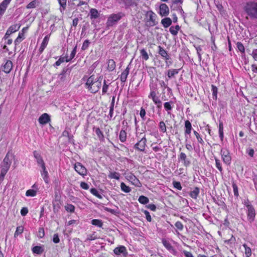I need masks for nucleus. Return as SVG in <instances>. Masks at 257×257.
<instances>
[{"label": "nucleus", "instance_id": "13d9d810", "mask_svg": "<svg viewBox=\"0 0 257 257\" xmlns=\"http://www.w3.org/2000/svg\"><path fill=\"white\" fill-rule=\"evenodd\" d=\"M159 129L163 133L166 132V126L165 122L163 121H161L159 123Z\"/></svg>", "mask_w": 257, "mask_h": 257}, {"label": "nucleus", "instance_id": "412c9836", "mask_svg": "<svg viewBox=\"0 0 257 257\" xmlns=\"http://www.w3.org/2000/svg\"><path fill=\"white\" fill-rule=\"evenodd\" d=\"M49 40V36H46L43 40L42 43L41 45V46L39 48V51L40 54L42 53L45 48L46 47L48 41Z\"/></svg>", "mask_w": 257, "mask_h": 257}, {"label": "nucleus", "instance_id": "58836bf2", "mask_svg": "<svg viewBox=\"0 0 257 257\" xmlns=\"http://www.w3.org/2000/svg\"><path fill=\"white\" fill-rule=\"evenodd\" d=\"M139 202L142 204H147L149 202V199L148 197L141 195L138 199Z\"/></svg>", "mask_w": 257, "mask_h": 257}, {"label": "nucleus", "instance_id": "338daca9", "mask_svg": "<svg viewBox=\"0 0 257 257\" xmlns=\"http://www.w3.org/2000/svg\"><path fill=\"white\" fill-rule=\"evenodd\" d=\"M175 227L180 230H182L183 229V225L181 221H178L175 224Z\"/></svg>", "mask_w": 257, "mask_h": 257}, {"label": "nucleus", "instance_id": "3c124183", "mask_svg": "<svg viewBox=\"0 0 257 257\" xmlns=\"http://www.w3.org/2000/svg\"><path fill=\"white\" fill-rule=\"evenodd\" d=\"M37 191L34 189H29L26 191V195L27 196L34 197L36 195Z\"/></svg>", "mask_w": 257, "mask_h": 257}, {"label": "nucleus", "instance_id": "680f3d73", "mask_svg": "<svg viewBox=\"0 0 257 257\" xmlns=\"http://www.w3.org/2000/svg\"><path fill=\"white\" fill-rule=\"evenodd\" d=\"M193 133H194V135L195 136V137H196V139H197L198 143H199L201 144H203L204 141L202 140V139L201 138L200 135L196 131H194Z\"/></svg>", "mask_w": 257, "mask_h": 257}, {"label": "nucleus", "instance_id": "de8ad7c7", "mask_svg": "<svg viewBox=\"0 0 257 257\" xmlns=\"http://www.w3.org/2000/svg\"><path fill=\"white\" fill-rule=\"evenodd\" d=\"M38 3L39 2L37 0L33 1L26 6V8L28 9L35 8Z\"/></svg>", "mask_w": 257, "mask_h": 257}, {"label": "nucleus", "instance_id": "a211bd4d", "mask_svg": "<svg viewBox=\"0 0 257 257\" xmlns=\"http://www.w3.org/2000/svg\"><path fill=\"white\" fill-rule=\"evenodd\" d=\"M169 9L167 5L165 4H162L160 6V15L163 17L166 16L169 14Z\"/></svg>", "mask_w": 257, "mask_h": 257}, {"label": "nucleus", "instance_id": "a19ab883", "mask_svg": "<svg viewBox=\"0 0 257 257\" xmlns=\"http://www.w3.org/2000/svg\"><path fill=\"white\" fill-rule=\"evenodd\" d=\"M21 25L19 24H17L15 25H13L11 26L9 29L10 30L11 32L12 33H14L17 31H18L20 28Z\"/></svg>", "mask_w": 257, "mask_h": 257}, {"label": "nucleus", "instance_id": "4d7b16f0", "mask_svg": "<svg viewBox=\"0 0 257 257\" xmlns=\"http://www.w3.org/2000/svg\"><path fill=\"white\" fill-rule=\"evenodd\" d=\"M108 87H109V85L107 84L106 83V80H104L103 85L102 89V95L105 94L107 92L108 89Z\"/></svg>", "mask_w": 257, "mask_h": 257}, {"label": "nucleus", "instance_id": "8fccbe9b", "mask_svg": "<svg viewBox=\"0 0 257 257\" xmlns=\"http://www.w3.org/2000/svg\"><path fill=\"white\" fill-rule=\"evenodd\" d=\"M141 55L142 57V58L145 60H148L149 59V55L147 51L143 49L140 51Z\"/></svg>", "mask_w": 257, "mask_h": 257}, {"label": "nucleus", "instance_id": "2f4dec72", "mask_svg": "<svg viewBox=\"0 0 257 257\" xmlns=\"http://www.w3.org/2000/svg\"><path fill=\"white\" fill-rule=\"evenodd\" d=\"M95 133L98 138V139L101 141L103 142L104 141V137L103 134L102 132L100 130L99 127H97L95 128Z\"/></svg>", "mask_w": 257, "mask_h": 257}, {"label": "nucleus", "instance_id": "bf43d9fd", "mask_svg": "<svg viewBox=\"0 0 257 257\" xmlns=\"http://www.w3.org/2000/svg\"><path fill=\"white\" fill-rule=\"evenodd\" d=\"M232 186L234 196L236 197H238L239 194H238V187H237V185L235 184V183H234L233 182L232 183Z\"/></svg>", "mask_w": 257, "mask_h": 257}, {"label": "nucleus", "instance_id": "72a5a7b5", "mask_svg": "<svg viewBox=\"0 0 257 257\" xmlns=\"http://www.w3.org/2000/svg\"><path fill=\"white\" fill-rule=\"evenodd\" d=\"M25 39L24 34L23 33H19L18 36L16 39L14 41V44L16 46L18 45Z\"/></svg>", "mask_w": 257, "mask_h": 257}, {"label": "nucleus", "instance_id": "79ce46f5", "mask_svg": "<svg viewBox=\"0 0 257 257\" xmlns=\"http://www.w3.org/2000/svg\"><path fill=\"white\" fill-rule=\"evenodd\" d=\"M158 49H159V51H158V53L159 54V55H161V56L162 57V58H164V57L165 56H167V55L168 54V52H167V51H166L162 47H161V46H158Z\"/></svg>", "mask_w": 257, "mask_h": 257}, {"label": "nucleus", "instance_id": "7ed1b4c3", "mask_svg": "<svg viewBox=\"0 0 257 257\" xmlns=\"http://www.w3.org/2000/svg\"><path fill=\"white\" fill-rule=\"evenodd\" d=\"M123 16L124 14L122 13H118L110 15L108 18L106 22L107 27H112L119 21Z\"/></svg>", "mask_w": 257, "mask_h": 257}, {"label": "nucleus", "instance_id": "c03bdc74", "mask_svg": "<svg viewBox=\"0 0 257 257\" xmlns=\"http://www.w3.org/2000/svg\"><path fill=\"white\" fill-rule=\"evenodd\" d=\"M58 1L60 6V10L62 12L66 8L67 0H58Z\"/></svg>", "mask_w": 257, "mask_h": 257}, {"label": "nucleus", "instance_id": "ea45409f", "mask_svg": "<svg viewBox=\"0 0 257 257\" xmlns=\"http://www.w3.org/2000/svg\"><path fill=\"white\" fill-rule=\"evenodd\" d=\"M120 188L121 190L125 193H129L131 191V188L129 186H126L123 182H121L120 183Z\"/></svg>", "mask_w": 257, "mask_h": 257}, {"label": "nucleus", "instance_id": "cd10ccee", "mask_svg": "<svg viewBox=\"0 0 257 257\" xmlns=\"http://www.w3.org/2000/svg\"><path fill=\"white\" fill-rule=\"evenodd\" d=\"M32 250L33 253L40 254L43 253L44 249V247L41 246H35L32 248Z\"/></svg>", "mask_w": 257, "mask_h": 257}, {"label": "nucleus", "instance_id": "473e14b6", "mask_svg": "<svg viewBox=\"0 0 257 257\" xmlns=\"http://www.w3.org/2000/svg\"><path fill=\"white\" fill-rule=\"evenodd\" d=\"M119 140L121 142L124 143L126 141V133L125 130L122 129L120 133L119 136Z\"/></svg>", "mask_w": 257, "mask_h": 257}, {"label": "nucleus", "instance_id": "f704fd0d", "mask_svg": "<svg viewBox=\"0 0 257 257\" xmlns=\"http://www.w3.org/2000/svg\"><path fill=\"white\" fill-rule=\"evenodd\" d=\"M8 5L4 1L0 4V16H2L5 13Z\"/></svg>", "mask_w": 257, "mask_h": 257}, {"label": "nucleus", "instance_id": "ddd939ff", "mask_svg": "<svg viewBox=\"0 0 257 257\" xmlns=\"http://www.w3.org/2000/svg\"><path fill=\"white\" fill-rule=\"evenodd\" d=\"M192 125L188 120L185 121V141L187 142L188 140V135H190L192 131Z\"/></svg>", "mask_w": 257, "mask_h": 257}, {"label": "nucleus", "instance_id": "2eb2a0df", "mask_svg": "<svg viewBox=\"0 0 257 257\" xmlns=\"http://www.w3.org/2000/svg\"><path fill=\"white\" fill-rule=\"evenodd\" d=\"M162 243H163V245L165 247V248L169 250L171 253H175L176 252V250L173 247V246L171 245L170 242L169 240H167L165 238H162Z\"/></svg>", "mask_w": 257, "mask_h": 257}, {"label": "nucleus", "instance_id": "e2e57ef3", "mask_svg": "<svg viewBox=\"0 0 257 257\" xmlns=\"http://www.w3.org/2000/svg\"><path fill=\"white\" fill-rule=\"evenodd\" d=\"M195 47L197 51V55L198 57V59L200 61H201V59H202L201 54L200 53L201 51H202L201 47L200 46H195Z\"/></svg>", "mask_w": 257, "mask_h": 257}, {"label": "nucleus", "instance_id": "864d4df0", "mask_svg": "<svg viewBox=\"0 0 257 257\" xmlns=\"http://www.w3.org/2000/svg\"><path fill=\"white\" fill-rule=\"evenodd\" d=\"M91 194H92L95 196L97 197L99 199H102V196L99 194L98 191L95 188H91L90 190Z\"/></svg>", "mask_w": 257, "mask_h": 257}, {"label": "nucleus", "instance_id": "37998d69", "mask_svg": "<svg viewBox=\"0 0 257 257\" xmlns=\"http://www.w3.org/2000/svg\"><path fill=\"white\" fill-rule=\"evenodd\" d=\"M91 223L92 225L99 227H101L103 225V223L101 220L96 219L92 220Z\"/></svg>", "mask_w": 257, "mask_h": 257}, {"label": "nucleus", "instance_id": "49530a36", "mask_svg": "<svg viewBox=\"0 0 257 257\" xmlns=\"http://www.w3.org/2000/svg\"><path fill=\"white\" fill-rule=\"evenodd\" d=\"M215 161L216 167L218 169L219 172L222 174L223 169L221 166L220 161L217 158H215Z\"/></svg>", "mask_w": 257, "mask_h": 257}, {"label": "nucleus", "instance_id": "4468645a", "mask_svg": "<svg viewBox=\"0 0 257 257\" xmlns=\"http://www.w3.org/2000/svg\"><path fill=\"white\" fill-rule=\"evenodd\" d=\"M51 121V118L50 115L47 113H44L42 114L39 118L38 121L42 125L46 124L48 122Z\"/></svg>", "mask_w": 257, "mask_h": 257}, {"label": "nucleus", "instance_id": "69168bd1", "mask_svg": "<svg viewBox=\"0 0 257 257\" xmlns=\"http://www.w3.org/2000/svg\"><path fill=\"white\" fill-rule=\"evenodd\" d=\"M64 62V58L61 56L59 59L53 64V66L55 67L61 65V64Z\"/></svg>", "mask_w": 257, "mask_h": 257}, {"label": "nucleus", "instance_id": "0e129e2a", "mask_svg": "<svg viewBox=\"0 0 257 257\" xmlns=\"http://www.w3.org/2000/svg\"><path fill=\"white\" fill-rule=\"evenodd\" d=\"M45 236V231L43 227L39 228L38 232V236L40 238H42Z\"/></svg>", "mask_w": 257, "mask_h": 257}, {"label": "nucleus", "instance_id": "e433bc0d", "mask_svg": "<svg viewBox=\"0 0 257 257\" xmlns=\"http://www.w3.org/2000/svg\"><path fill=\"white\" fill-rule=\"evenodd\" d=\"M108 177L109 179H115L117 180H119L120 174L116 172H110Z\"/></svg>", "mask_w": 257, "mask_h": 257}, {"label": "nucleus", "instance_id": "423d86ee", "mask_svg": "<svg viewBox=\"0 0 257 257\" xmlns=\"http://www.w3.org/2000/svg\"><path fill=\"white\" fill-rule=\"evenodd\" d=\"M220 153L223 162L227 165H230L231 162V157L229 151L226 149H222Z\"/></svg>", "mask_w": 257, "mask_h": 257}, {"label": "nucleus", "instance_id": "39448f33", "mask_svg": "<svg viewBox=\"0 0 257 257\" xmlns=\"http://www.w3.org/2000/svg\"><path fill=\"white\" fill-rule=\"evenodd\" d=\"M125 178L131 182L132 184L138 187H141L142 184L140 180L136 177V176L132 172H128L125 173Z\"/></svg>", "mask_w": 257, "mask_h": 257}, {"label": "nucleus", "instance_id": "aec40b11", "mask_svg": "<svg viewBox=\"0 0 257 257\" xmlns=\"http://www.w3.org/2000/svg\"><path fill=\"white\" fill-rule=\"evenodd\" d=\"M72 4L77 7H80L82 5L84 6V8H83V10H80L81 12H83L85 9H86L88 7L87 3L81 0H73Z\"/></svg>", "mask_w": 257, "mask_h": 257}, {"label": "nucleus", "instance_id": "393cba45", "mask_svg": "<svg viewBox=\"0 0 257 257\" xmlns=\"http://www.w3.org/2000/svg\"><path fill=\"white\" fill-rule=\"evenodd\" d=\"M130 72L129 65L126 68V69L121 73L120 77V80L122 83H124L126 81L127 75Z\"/></svg>", "mask_w": 257, "mask_h": 257}, {"label": "nucleus", "instance_id": "774afa93", "mask_svg": "<svg viewBox=\"0 0 257 257\" xmlns=\"http://www.w3.org/2000/svg\"><path fill=\"white\" fill-rule=\"evenodd\" d=\"M173 186L178 190H181L182 189V186L181 183L179 182L173 181Z\"/></svg>", "mask_w": 257, "mask_h": 257}, {"label": "nucleus", "instance_id": "6e6552de", "mask_svg": "<svg viewBox=\"0 0 257 257\" xmlns=\"http://www.w3.org/2000/svg\"><path fill=\"white\" fill-rule=\"evenodd\" d=\"M147 139L145 136L137 143L134 146V149L141 152H144L146 149Z\"/></svg>", "mask_w": 257, "mask_h": 257}, {"label": "nucleus", "instance_id": "9d476101", "mask_svg": "<svg viewBox=\"0 0 257 257\" xmlns=\"http://www.w3.org/2000/svg\"><path fill=\"white\" fill-rule=\"evenodd\" d=\"M101 80L102 78L100 77H96V80L93 83L92 86L90 87L89 91L92 93L98 92L101 86Z\"/></svg>", "mask_w": 257, "mask_h": 257}, {"label": "nucleus", "instance_id": "20e7f679", "mask_svg": "<svg viewBox=\"0 0 257 257\" xmlns=\"http://www.w3.org/2000/svg\"><path fill=\"white\" fill-rule=\"evenodd\" d=\"M146 16L147 18L146 25L149 27H153L158 24L156 21L157 15L152 11H147Z\"/></svg>", "mask_w": 257, "mask_h": 257}, {"label": "nucleus", "instance_id": "c756f323", "mask_svg": "<svg viewBox=\"0 0 257 257\" xmlns=\"http://www.w3.org/2000/svg\"><path fill=\"white\" fill-rule=\"evenodd\" d=\"M200 190L198 187H195L194 189L190 191L189 195L193 199H196L199 194Z\"/></svg>", "mask_w": 257, "mask_h": 257}, {"label": "nucleus", "instance_id": "4be33fe9", "mask_svg": "<svg viewBox=\"0 0 257 257\" xmlns=\"http://www.w3.org/2000/svg\"><path fill=\"white\" fill-rule=\"evenodd\" d=\"M41 168L42 170L41 172V176L43 177L44 182L46 183H48L49 182V178L48 173L46 170V166L42 167Z\"/></svg>", "mask_w": 257, "mask_h": 257}, {"label": "nucleus", "instance_id": "9b49d317", "mask_svg": "<svg viewBox=\"0 0 257 257\" xmlns=\"http://www.w3.org/2000/svg\"><path fill=\"white\" fill-rule=\"evenodd\" d=\"M33 156L36 160L37 164L41 167L45 166V163L43 159L41 154L37 151H34L33 152Z\"/></svg>", "mask_w": 257, "mask_h": 257}, {"label": "nucleus", "instance_id": "b1692460", "mask_svg": "<svg viewBox=\"0 0 257 257\" xmlns=\"http://www.w3.org/2000/svg\"><path fill=\"white\" fill-rule=\"evenodd\" d=\"M180 70L181 68L169 69L167 73V75L168 78L171 79L173 78L175 75H177L179 73Z\"/></svg>", "mask_w": 257, "mask_h": 257}, {"label": "nucleus", "instance_id": "6ab92c4d", "mask_svg": "<svg viewBox=\"0 0 257 257\" xmlns=\"http://www.w3.org/2000/svg\"><path fill=\"white\" fill-rule=\"evenodd\" d=\"M96 80V77L95 78L94 75L90 76L87 80L85 83V86L88 90H89L90 87H92L93 85V83Z\"/></svg>", "mask_w": 257, "mask_h": 257}, {"label": "nucleus", "instance_id": "dca6fc26", "mask_svg": "<svg viewBox=\"0 0 257 257\" xmlns=\"http://www.w3.org/2000/svg\"><path fill=\"white\" fill-rule=\"evenodd\" d=\"M178 160L180 161L183 162L184 166L186 167H188L191 164L190 161L187 159L186 155L183 152L180 154Z\"/></svg>", "mask_w": 257, "mask_h": 257}, {"label": "nucleus", "instance_id": "f3484780", "mask_svg": "<svg viewBox=\"0 0 257 257\" xmlns=\"http://www.w3.org/2000/svg\"><path fill=\"white\" fill-rule=\"evenodd\" d=\"M5 63L3 65V69L6 73H9L13 68V63L11 60H6Z\"/></svg>", "mask_w": 257, "mask_h": 257}, {"label": "nucleus", "instance_id": "a878e982", "mask_svg": "<svg viewBox=\"0 0 257 257\" xmlns=\"http://www.w3.org/2000/svg\"><path fill=\"white\" fill-rule=\"evenodd\" d=\"M172 23V20L170 18H165L161 20V24L164 28H168L171 25Z\"/></svg>", "mask_w": 257, "mask_h": 257}, {"label": "nucleus", "instance_id": "a18cd8bd", "mask_svg": "<svg viewBox=\"0 0 257 257\" xmlns=\"http://www.w3.org/2000/svg\"><path fill=\"white\" fill-rule=\"evenodd\" d=\"M23 231L24 227L22 226L17 227L14 234V237H17L19 234H22Z\"/></svg>", "mask_w": 257, "mask_h": 257}, {"label": "nucleus", "instance_id": "c9c22d12", "mask_svg": "<svg viewBox=\"0 0 257 257\" xmlns=\"http://www.w3.org/2000/svg\"><path fill=\"white\" fill-rule=\"evenodd\" d=\"M180 27L179 25H176L175 27L171 26L169 29V31L172 35L176 36L178 34V31L180 30Z\"/></svg>", "mask_w": 257, "mask_h": 257}, {"label": "nucleus", "instance_id": "603ef678", "mask_svg": "<svg viewBox=\"0 0 257 257\" xmlns=\"http://www.w3.org/2000/svg\"><path fill=\"white\" fill-rule=\"evenodd\" d=\"M65 210L70 212H74L75 210V207L74 205L71 204H68L65 206Z\"/></svg>", "mask_w": 257, "mask_h": 257}, {"label": "nucleus", "instance_id": "5701e85b", "mask_svg": "<svg viewBox=\"0 0 257 257\" xmlns=\"http://www.w3.org/2000/svg\"><path fill=\"white\" fill-rule=\"evenodd\" d=\"M68 71H69V73L70 72V70H69L68 68L66 67L63 69L59 75V78L60 81L61 82H64L66 80L67 73Z\"/></svg>", "mask_w": 257, "mask_h": 257}, {"label": "nucleus", "instance_id": "09e8293b", "mask_svg": "<svg viewBox=\"0 0 257 257\" xmlns=\"http://www.w3.org/2000/svg\"><path fill=\"white\" fill-rule=\"evenodd\" d=\"M217 90L218 89L215 86L212 85L211 90L212 92L213 98L215 100L217 99Z\"/></svg>", "mask_w": 257, "mask_h": 257}, {"label": "nucleus", "instance_id": "6e6d98bb", "mask_svg": "<svg viewBox=\"0 0 257 257\" xmlns=\"http://www.w3.org/2000/svg\"><path fill=\"white\" fill-rule=\"evenodd\" d=\"M236 46H237V48L238 49V50L241 53H244V51H245L244 47L241 42H237Z\"/></svg>", "mask_w": 257, "mask_h": 257}, {"label": "nucleus", "instance_id": "c85d7f7f", "mask_svg": "<svg viewBox=\"0 0 257 257\" xmlns=\"http://www.w3.org/2000/svg\"><path fill=\"white\" fill-rule=\"evenodd\" d=\"M115 68V62L113 59H109L107 62V70L113 71Z\"/></svg>", "mask_w": 257, "mask_h": 257}, {"label": "nucleus", "instance_id": "4c0bfd02", "mask_svg": "<svg viewBox=\"0 0 257 257\" xmlns=\"http://www.w3.org/2000/svg\"><path fill=\"white\" fill-rule=\"evenodd\" d=\"M172 105H173V101L166 102L164 104V108L165 110L168 112V114H170L169 111L172 109Z\"/></svg>", "mask_w": 257, "mask_h": 257}, {"label": "nucleus", "instance_id": "052dcab7", "mask_svg": "<svg viewBox=\"0 0 257 257\" xmlns=\"http://www.w3.org/2000/svg\"><path fill=\"white\" fill-rule=\"evenodd\" d=\"M90 44V42H89V40H85L84 42H83V45L81 47L82 50L84 51V50H86L88 48Z\"/></svg>", "mask_w": 257, "mask_h": 257}, {"label": "nucleus", "instance_id": "0eeeda50", "mask_svg": "<svg viewBox=\"0 0 257 257\" xmlns=\"http://www.w3.org/2000/svg\"><path fill=\"white\" fill-rule=\"evenodd\" d=\"M114 253L120 257H126L128 255L126 248L123 245H119L113 249Z\"/></svg>", "mask_w": 257, "mask_h": 257}, {"label": "nucleus", "instance_id": "5fc2aeb1", "mask_svg": "<svg viewBox=\"0 0 257 257\" xmlns=\"http://www.w3.org/2000/svg\"><path fill=\"white\" fill-rule=\"evenodd\" d=\"M243 246L245 249V254L247 257H249L251 254V250L250 247H248L246 244H244Z\"/></svg>", "mask_w": 257, "mask_h": 257}, {"label": "nucleus", "instance_id": "7c9ffc66", "mask_svg": "<svg viewBox=\"0 0 257 257\" xmlns=\"http://www.w3.org/2000/svg\"><path fill=\"white\" fill-rule=\"evenodd\" d=\"M138 0H122L126 7L136 6Z\"/></svg>", "mask_w": 257, "mask_h": 257}, {"label": "nucleus", "instance_id": "f257e3e1", "mask_svg": "<svg viewBox=\"0 0 257 257\" xmlns=\"http://www.w3.org/2000/svg\"><path fill=\"white\" fill-rule=\"evenodd\" d=\"M243 10L251 20H257V2L250 1L246 2Z\"/></svg>", "mask_w": 257, "mask_h": 257}, {"label": "nucleus", "instance_id": "f03ea898", "mask_svg": "<svg viewBox=\"0 0 257 257\" xmlns=\"http://www.w3.org/2000/svg\"><path fill=\"white\" fill-rule=\"evenodd\" d=\"M13 158L14 156L12 153L8 152L1 164V176L6 175L10 168Z\"/></svg>", "mask_w": 257, "mask_h": 257}, {"label": "nucleus", "instance_id": "f8f14e48", "mask_svg": "<svg viewBox=\"0 0 257 257\" xmlns=\"http://www.w3.org/2000/svg\"><path fill=\"white\" fill-rule=\"evenodd\" d=\"M75 171L80 175L84 176L87 173V170L80 163H76L74 166Z\"/></svg>", "mask_w": 257, "mask_h": 257}, {"label": "nucleus", "instance_id": "1a4fd4ad", "mask_svg": "<svg viewBox=\"0 0 257 257\" xmlns=\"http://www.w3.org/2000/svg\"><path fill=\"white\" fill-rule=\"evenodd\" d=\"M248 208H247L246 214L247 220L252 223L254 221L256 215L255 210L253 206L248 205Z\"/></svg>", "mask_w": 257, "mask_h": 257}, {"label": "nucleus", "instance_id": "bb28decb", "mask_svg": "<svg viewBox=\"0 0 257 257\" xmlns=\"http://www.w3.org/2000/svg\"><path fill=\"white\" fill-rule=\"evenodd\" d=\"M99 17V13L95 9H91L90 11V18L91 19H97Z\"/></svg>", "mask_w": 257, "mask_h": 257}]
</instances>
